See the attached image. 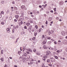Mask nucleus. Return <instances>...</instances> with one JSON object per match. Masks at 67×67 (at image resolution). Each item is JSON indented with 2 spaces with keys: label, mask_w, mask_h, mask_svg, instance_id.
Wrapping results in <instances>:
<instances>
[{
  "label": "nucleus",
  "mask_w": 67,
  "mask_h": 67,
  "mask_svg": "<svg viewBox=\"0 0 67 67\" xmlns=\"http://www.w3.org/2000/svg\"><path fill=\"white\" fill-rule=\"evenodd\" d=\"M24 29H27V27H26V26H25L24 27Z\"/></svg>",
  "instance_id": "obj_36"
},
{
  "label": "nucleus",
  "mask_w": 67,
  "mask_h": 67,
  "mask_svg": "<svg viewBox=\"0 0 67 67\" xmlns=\"http://www.w3.org/2000/svg\"><path fill=\"white\" fill-rule=\"evenodd\" d=\"M21 9H23V8H25V6L23 5L21 7Z\"/></svg>",
  "instance_id": "obj_9"
},
{
  "label": "nucleus",
  "mask_w": 67,
  "mask_h": 67,
  "mask_svg": "<svg viewBox=\"0 0 67 67\" xmlns=\"http://www.w3.org/2000/svg\"><path fill=\"white\" fill-rule=\"evenodd\" d=\"M41 30H42V28H40V29H39V32H41Z\"/></svg>",
  "instance_id": "obj_32"
},
{
  "label": "nucleus",
  "mask_w": 67,
  "mask_h": 67,
  "mask_svg": "<svg viewBox=\"0 0 67 67\" xmlns=\"http://www.w3.org/2000/svg\"><path fill=\"white\" fill-rule=\"evenodd\" d=\"M14 31H15V30L14 29H13V30L12 32L13 33H14Z\"/></svg>",
  "instance_id": "obj_43"
},
{
  "label": "nucleus",
  "mask_w": 67,
  "mask_h": 67,
  "mask_svg": "<svg viewBox=\"0 0 67 67\" xmlns=\"http://www.w3.org/2000/svg\"><path fill=\"white\" fill-rule=\"evenodd\" d=\"M56 8H55L53 9V10H54V12H56Z\"/></svg>",
  "instance_id": "obj_24"
},
{
  "label": "nucleus",
  "mask_w": 67,
  "mask_h": 67,
  "mask_svg": "<svg viewBox=\"0 0 67 67\" xmlns=\"http://www.w3.org/2000/svg\"><path fill=\"white\" fill-rule=\"evenodd\" d=\"M43 44H46V42L43 41Z\"/></svg>",
  "instance_id": "obj_33"
},
{
  "label": "nucleus",
  "mask_w": 67,
  "mask_h": 67,
  "mask_svg": "<svg viewBox=\"0 0 67 67\" xmlns=\"http://www.w3.org/2000/svg\"><path fill=\"white\" fill-rule=\"evenodd\" d=\"M30 23H27L26 24V25H27V26H29V25H30Z\"/></svg>",
  "instance_id": "obj_10"
},
{
  "label": "nucleus",
  "mask_w": 67,
  "mask_h": 67,
  "mask_svg": "<svg viewBox=\"0 0 67 67\" xmlns=\"http://www.w3.org/2000/svg\"><path fill=\"white\" fill-rule=\"evenodd\" d=\"M9 10H7V13H9Z\"/></svg>",
  "instance_id": "obj_57"
},
{
  "label": "nucleus",
  "mask_w": 67,
  "mask_h": 67,
  "mask_svg": "<svg viewBox=\"0 0 67 67\" xmlns=\"http://www.w3.org/2000/svg\"><path fill=\"white\" fill-rule=\"evenodd\" d=\"M29 27H32V26L31 25L29 26Z\"/></svg>",
  "instance_id": "obj_52"
},
{
  "label": "nucleus",
  "mask_w": 67,
  "mask_h": 67,
  "mask_svg": "<svg viewBox=\"0 0 67 67\" xmlns=\"http://www.w3.org/2000/svg\"><path fill=\"white\" fill-rule=\"evenodd\" d=\"M50 12H51V13H53V10H51L50 11Z\"/></svg>",
  "instance_id": "obj_50"
},
{
  "label": "nucleus",
  "mask_w": 67,
  "mask_h": 67,
  "mask_svg": "<svg viewBox=\"0 0 67 67\" xmlns=\"http://www.w3.org/2000/svg\"><path fill=\"white\" fill-rule=\"evenodd\" d=\"M30 52H32V50H31V49H30V51H29Z\"/></svg>",
  "instance_id": "obj_56"
},
{
  "label": "nucleus",
  "mask_w": 67,
  "mask_h": 67,
  "mask_svg": "<svg viewBox=\"0 0 67 67\" xmlns=\"http://www.w3.org/2000/svg\"><path fill=\"white\" fill-rule=\"evenodd\" d=\"M25 48H23V51L24 52V50H25Z\"/></svg>",
  "instance_id": "obj_49"
},
{
  "label": "nucleus",
  "mask_w": 67,
  "mask_h": 67,
  "mask_svg": "<svg viewBox=\"0 0 67 67\" xmlns=\"http://www.w3.org/2000/svg\"><path fill=\"white\" fill-rule=\"evenodd\" d=\"M35 11H36V10H33V12H34V13H35Z\"/></svg>",
  "instance_id": "obj_61"
},
{
  "label": "nucleus",
  "mask_w": 67,
  "mask_h": 67,
  "mask_svg": "<svg viewBox=\"0 0 67 67\" xmlns=\"http://www.w3.org/2000/svg\"><path fill=\"white\" fill-rule=\"evenodd\" d=\"M30 23H33V21L30 20Z\"/></svg>",
  "instance_id": "obj_28"
},
{
  "label": "nucleus",
  "mask_w": 67,
  "mask_h": 67,
  "mask_svg": "<svg viewBox=\"0 0 67 67\" xmlns=\"http://www.w3.org/2000/svg\"><path fill=\"white\" fill-rule=\"evenodd\" d=\"M4 2V0H3L2 1V4H3Z\"/></svg>",
  "instance_id": "obj_26"
},
{
  "label": "nucleus",
  "mask_w": 67,
  "mask_h": 67,
  "mask_svg": "<svg viewBox=\"0 0 67 67\" xmlns=\"http://www.w3.org/2000/svg\"><path fill=\"white\" fill-rule=\"evenodd\" d=\"M1 24H2L3 25L4 24V23L3 22H2L1 23Z\"/></svg>",
  "instance_id": "obj_55"
},
{
  "label": "nucleus",
  "mask_w": 67,
  "mask_h": 67,
  "mask_svg": "<svg viewBox=\"0 0 67 67\" xmlns=\"http://www.w3.org/2000/svg\"><path fill=\"white\" fill-rule=\"evenodd\" d=\"M19 37H18V38H17L16 39V42L15 41V43H17V42H18V40H19Z\"/></svg>",
  "instance_id": "obj_12"
},
{
  "label": "nucleus",
  "mask_w": 67,
  "mask_h": 67,
  "mask_svg": "<svg viewBox=\"0 0 67 67\" xmlns=\"http://www.w3.org/2000/svg\"><path fill=\"white\" fill-rule=\"evenodd\" d=\"M46 3V1H44L43 3L44 4H45Z\"/></svg>",
  "instance_id": "obj_59"
},
{
  "label": "nucleus",
  "mask_w": 67,
  "mask_h": 67,
  "mask_svg": "<svg viewBox=\"0 0 67 67\" xmlns=\"http://www.w3.org/2000/svg\"><path fill=\"white\" fill-rule=\"evenodd\" d=\"M19 27V26L18 25H17L16 26V27H14V28L15 29H18V28Z\"/></svg>",
  "instance_id": "obj_16"
},
{
  "label": "nucleus",
  "mask_w": 67,
  "mask_h": 67,
  "mask_svg": "<svg viewBox=\"0 0 67 67\" xmlns=\"http://www.w3.org/2000/svg\"><path fill=\"white\" fill-rule=\"evenodd\" d=\"M65 32L64 31H62L61 32V33L62 34V35H63V36H64L65 35Z\"/></svg>",
  "instance_id": "obj_2"
},
{
  "label": "nucleus",
  "mask_w": 67,
  "mask_h": 67,
  "mask_svg": "<svg viewBox=\"0 0 67 67\" xmlns=\"http://www.w3.org/2000/svg\"><path fill=\"white\" fill-rule=\"evenodd\" d=\"M31 49H30V48H28V49H27V51H30V50H31Z\"/></svg>",
  "instance_id": "obj_40"
},
{
  "label": "nucleus",
  "mask_w": 67,
  "mask_h": 67,
  "mask_svg": "<svg viewBox=\"0 0 67 67\" xmlns=\"http://www.w3.org/2000/svg\"><path fill=\"white\" fill-rule=\"evenodd\" d=\"M30 60H31V62H33V61H34V60H33V59L30 58Z\"/></svg>",
  "instance_id": "obj_14"
},
{
  "label": "nucleus",
  "mask_w": 67,
  "mask_h": 67,
  "mask_svg": "<svg viewBox=\"0 0 67 67\" xmlns=\"http://www.w3.org/2000/svg\"><path fill=\"white\" fill-rule=\"evenodd\" d=\"M1 54H3V50H2L1 51Z\"/></svg>",
  "instance_id": "obj_38"
},
{
  "label": "nucleus",
  "mask_w": 67,
  "mask_h": 67,
  "mask_svg": "<svg viewBox=\"0 0 67 67\" xmlns=\"http://www.w3.org/2000/svg\"><path fill=\"white\" fill-rule=\"evenodd\" d=\"M64 3V2L61 1V2H59L60 4L62 5H63V3Z\"/></svg>",
  "instance_id": "obj_6"
},
{
  "label": "nucleus",
  "mask_w": 67,
  "mask_h": 67,
  "mask_svg": "<svg viewBox=\"0 0 67 67\" xmlns=\"http://www.w3.org/2000/svg\"><path fill=\"white\" fill-rule=\"evenodd\" d=\"M22 52H21V51H19L18 53L19 54V55H20L21 54Z\"/></svg>",
  "instance_id": "obj_15"
},
{
  "label": "nucleus",
  "mask_w": 67,
  "mask_h": 67,
  "mask_svg": "<svg viewBox=\"0 0 67 67\" xmlns=\"http://www.w3.org/2000/svg\"><path fill=\"white\" fill-rule=\"evenodd\" d=\"M54 43L55 44H57V42H56V41H55L54 42Z\"/></svg>",
  "instance_id": "obj_45"
},
{
  "label": "nucleus",
  "mask_w": 67,
  "mask_h": 67,
  "mask_svg": "<svg viewBox=\"0 0 67 67\" xmlns=\"http://www.w3.org/2000/svg\"><path fill=\"white\" fill-rule=\"evenodd\" d=\"M43 48L44 49H47V48L45 46H44L43 47Z\"/></svg>",
  "instance_id": "obj_17"
},
{
  "label": "nucleus",
  "mask_w": 67,
  "mask_h": 67,
  "mask_svg": "<svg viewBox=\"0 0 67 67\" xmlns=\"http://www.w3.org/2000/svg\"><path fill=\"white\" fill-rule=\"evenodd\" d=\"M4 67H7V64H5L4 65Z\"/></svg>",
  "instance_id": "obj_44"
},
{
  "label": "nucleus",
  "mask_w": 67,
  "mask_h": 67,
  "mask_svg": "<svg viewBox=\"0 0 67 67\" xmlns=\"http://www.w3.org/2000/svg\"><path fill=\"white\" fill-rule=\"evenodd\" d=\"M24 55L25 56H26V53H24Z\"/></svg>",
  "instance_id": "obj_41"
},
{
  "label": "nucleus",
  "mask_w": 67,
  "mask_h": 67,
  "mask_svg": "<svg viewBox=\"0 0 67 67\" xmlns=\"http://www.w3.org/2000/svg\"><path fill=\"white\" fill-rule=\"evenodd\" d=\"M45 36V35H43L42 36V38H44Z\"/></svg>",
  "instance_id": "obj_42"
},
{
  "label": "nucleus",
  "mask_w": 67,
  "mask_h": 67,
  "mask_svg": "<svg viewBox=\"0 0 67 67\" xmlns=\"http://www.w3.org/2000/svg\"><path fill=\"white\" fill-rule=\"evenodd\" d=\"M47 63H49V60H47Z\"/></svg>",
  "instance_id": "obj_39"
},
{
  "label": "nucleus",
  "mask_w": 67,
  "mask_h": 67,
  "mask_svg": "<svg viewBox=\"0 0 67 67\" xmlns=\"http://www.w3.org/2000/svg\"><path fill=\"white\" fill-rule=\"evenodd\" d=\"M34 35L35 36H36L37 34V32H34Z\"/></svg>",
  "instance_id": "obj_4"
},
{
  "label": "nucleus",
  "mask_w": 67,
  "mask_h": 67,
  "mask_svg": "<svg viewBox=\"0 0 67 67\" xmlns=\"http://www.w3.org/2000/svg\"><path fill=\"white\" fill-rule=\"evenodd\" d=\"M10 59H12V57H10L9 58Z\"/></svg>",
  "instance_id": "obj_62"
},
{
  "label": "nucleus",
  "mask_w": 67,
  "mask_h": 67,
  "mask_svg": "<svg viewBox=\"0 0 67 67\" xmlns=\"http://www.w3.org/2000/svg\"><path fill=\"white\" fill-rule=\"evenodd\" d=\"M22 19L20 18L18 20V21L19 22H20V21H22Z\"/></svg>",
  "instance_id": "obj_19"
},
{
  "label": "nucleus",
  "mask_w": 67,
  "mask_h": 67,
  "mask_svg": "<svg viewBox=\"0 0 67 67\" xmlns=\"http://www.w3.org/2000/svg\"><path fill=\"white\" fill-rule=\"evenodd\" d=\"M35 38H36V37H33V38H32V40H31V39H30V40L31 41H32V40H35Z\"/></svg>",
  "instance_id": "obj_11"
},
{
  "label": "nucleus",
  "mask_w": 67,
  "mask_h": 67,
  "mask_svg": "<svg viewBox=\"0 0 67 67\" xmlns=\"http://www.w3.org/2000/svg\"><path fill=\"white\" fill-rule=\"evenodd\" d=\"M14 8L15 10H18V8L16 7H14Z\"/></svg>",
  "instance_id": "obj_13"
},
{
  "label": "nucleus",
  "mask_w": 67,
  "mask_h": 67,
  "mask_svg": "<svg viewBox=\"0 0 67 67\" xmlns=\"http://www.w3.org/2000/svg\"><path fill=\"white\" fill-rule=\"evenodd\" d=\"M47 4H46L44 6V7H43V8H45L47 6Z\"/></svg>",
  "instance_id": "obj_27"
},
{
  "label": "nucleus",
  "mask_w": 67,
  "mask_h": 67,
  "mask_svg": "<svg viewBox=\"0 0 67 67\" xmlns=\"http://www.w3.org/2000/svg\"><path fill=\"white\" fill-rule=\"evenodd\" d=\"M31 28L29 27L28 28V31H29L30 33H31Z\"/></svg>",
  "instance_id": "obj_3"
},
{
  "label": "nucleus",
  "mask_w": 67,
  "mask_h": 67,
  "mask_svg": "<svg viewBox=\"0 0 67 67\" xmlns=\"http://www.w3.org/2000/svg\"><path fill=\"white\" fill-rule=\"evenodd\" d=\"M35 27L36 29H37V28H38V26H37V25H36L35 26Z\"/></svg>",
  "instance_id": "obj_23"
},
{
  "label": "nucleus",
  "mask_w": 67,
  "mask_h": 67,
  "mask_svg": "<svg viewBox=\"0 0 67 67\" xmlns=\"http://www.w3.org/2000/svg\"><path fill=\"white\" fill-rule=\"evenodd\" d=\"M19 16L17 15H16L15 16V17L16 19H18L19 18Z\"/></svg>",
  "instance_id": "obj_8"
},
{
  "label": "nucleus",
  "mask_w": 67,
  "mask_h": 67,
  "mask_svg": "<svg viewBox=\"0 0 67 67\" xmlns=\"http://www.w3.org/2000/svg\"><path fill=\"white\" fill-rule=\"evenodd\" d=\"M15 3L14 2H12V4H14Z\"/></svg>",
  "instance_id": "obj_60"
},
{
  "label": "nucleus",
  "mask_w": 67,
  "mask_h": 67,
  "mask_svg": "<svg viewBox=\"0 0 67 67\" xmlns=\"http://www.w3.org/2000/svg\"><path fill=\"white\" fill-rule=\"evenodd\" d=\"M56 19L57 20H59V18L58 17H57L56 18Z\"/></svg>",
  "instance_id": "obj_47"
},
{
  "label": "nucleus",
  "mask_w": 67,
  "mask_h": 67,
  "mask_svg": "<svg viewBox=\"0 0 67 67\" xmlns=\"http://www.w3.org/2000/svg\"><path fill=\"white\" fill-rule=\"evenodd\" d=\"M51 42H52L51 41H48L47 42V44H49L51 43Z\"/></svg>",
  "instance_id": "obj_18"
},
{
  "label": "nucleus",
  "mask_w": 67,
  "mask_h": 67,
  "mask_svg": "<svg viewBox=\"0 0 67 67\" xmlns=\"http://www.w3.org/2000/svg\"><path fill=\"white\" fill-rule=\"evenodd\" d=\"M21 34H25V32H21Z\"/></svg>",
  "instance_id": "obj_29"
},
{
  "label": "nucleus",
  "mask_w": 67,
  "mask_h": 67,
  "mask_svg": "<svg viewBox=\"0 0 67 67\" xmlns=\"http://www.w3.org/2000/svg\"><path fill=\"white\" fill-rule=\"evenodd\" d=\"M22 1L23 2H25L26 1V0H22Z\"/></svg>",
  "instance_id": "obj_20"
},
{
  "label": "nucleus",
  "mask_w": 67,
  "mask_h": 67,
  "mask_svg": "<svg viewBox=\"0 0 67 67\" xmlns=\"http://www.w3.org/2000/svg\"><path fill=\"white\" fill-rule=\"evenodd\" d=\"M26 53H27V54H29L30 53V52L29 51H27Z\"/></svg>",
  "instance_id": "obj_46"
},
{
  "label": "nucleus",
  "mask_w": 67,
  "mask_h": 67,
  "mask_svg": "<svg viewBox=\"0 0 67 67\" xmlns=\"http://www.w3.org/2000/svg\"><path fill=\"white\" fill-rule=\"evenodd\" d=\"M37 55H41V54H40L39 53H37Z\"/></svg>",
  "instance_id": "obj_51"
},
{
  "label": "nucleus",
  "mask_w": 67,
  "mask_h": 67,
  "mask_svg": "<svg viewBox=\"0 0 67 67\" xmlns=\"http://www.w3.org/2000/svg\"><path fill=\"white\" fill-rule=\"evenodd\" d=\"M32 32H34L35 31V29H32Z\"/></svg>",
  "instance_id": "obj_30"
},
{
  "label": "nucleus",
  "mask_w": 67,
  "mask_h": 67,
  "mask_svg": "<svg viewBox=\"0 0 67 67\" xmlns=\"http://www.w3.org/2000/svg\"><path fill=\"white\" fill-rule=\"evenodd\" d=\"M45 24H46L47 25L48 24V22H47V20L46 21Z\"/></svg>",
  "instance_id": "obj_35"
},
{
  "label": "nucleus",
  "mask_w": 67,
  "mask_h": 67,
  "mask_svg": "<svg viewBox=\"0 0 67 67\" xmlns=\"http://www.w3.org/2000/svg\"><path fill=\"white\" fill-rule=\"evenodd\" d=\"M49 54H51V52L49 51H48L46 52V55L48 56L49 55Z\"/></svg>",
  "instance_id": "obj_1"
},
{
  "label": "nucleus",
  "mask_w": 67,
  "mask_h": 67,
  "mask_svg": "<svg viewBox=\"0 0 67 67\" xmlns=\"http://www.w3.org/2000/svg\"><path fill=\"white\" fill-rule=\"evenodd\" d=\"M1 61H2V62H3V61L4 60V59L3 58H1Z\"/></svg>",
  "instance_id": "obj_21"
},
{
  "label": "nucleus",
  "mask_w": 67,
  "mask_h": 67,
  "mask_svg": "<svg viewBox=\"0 0 67 67\" xmlns=\"http://www.w3.org/2000/svg\"><path fill=\"white\" fill-rule=\"evenodd\" d=\"M33 51L34 52H36V49H34L33 50Z\"/></svg>",
  "instance_id": "obj_37"
},
{
  "label": "nucleus",
  "mask_w": 67,
  "mask_h": 67,
  "mask_svg": "<svg viewBox=\"0 0 67 67\" xmlns=\"http://www.w3.org/2000/svg\"><path fill=\"white\" fill-rule=\"evenodd\" d=\"M54 57L55 58H56V59H57L58 58V57H57V56H55Z\"/></svg>",
  "instance_id": "obj_34"
},
{
  "label": "nucleus",
  "mask_w": 67,
  "mask_h": 67,
  "mask_svg": "<svg viewBox=\"0 0 67 67\" xmlns=\"http://www.w3.org/2000/svg\"><path fill=\"white\" fill-rule=\"evenodd\" d=\"M53 54L55 56V55H56V53H55V52H53Z\"/></svg>",
  "instance_id": "obj_31"
},
{
  "label": "nucleus",
  "mask_w": 67,
  "mask_h": 67,
  "mask_svg": "<svg viewBox=\"0 0 67 67\" xmlns=\"http://www.w3.org/2000/svg\"><path fill=\"white\" fill-rule=\"evenodd\" d=\"M46 13L47 14L48 13H49V12H46Z\"/></svg>",
  "instance_id": "obj_54"
},
{
  "label": "nucleus",
  "mask_w": 67,
  "mask_h": 67,
  "mask_svg": "<svg viewBox=\"0 0 67 67\" xmlns=\"http://www.w3.org/2000/svg\"><path fill=\"white\" fill-rule=\"evenodd\" d=\"M30 64H31H31H33V63L32 62H30Z\"/></svg>",
  "instance_id": "obj_58"
},
{
  "label": "nucleus",
  "mask_w": 67,
  "mask_h": 67,
  "mask_svg": "<svg viewBox=\"0 0 67 67\" xmlns=\"http://www.w3.org/2000/svg\"><path fill=\"white\" fill-rule=\"evenodd\" d=\"M47 58V56L46 55L45 56H44L43 57V58L45 59L46 58Z\"/></svg>",
  "instance_id": "obj_22"
},
{
  "label": "nucleus",
  "mask_w": 67,
  "mask_h": 67,
  "mask_svg": "<svg viewBox=\"0 0 67 67\" xmlns=\"http://www.w3.org/2000/svg\"><path fill=\"white\" fill-rule=\"evenodd\" d=\"M14 67H18V66H17V65H14Z\"/></svg>",
  "instance_id": "obj_64"
},
{
  "label": "nucleus",
  "mask_w": 67,
  "mask_h": 67,
  "mask_svg": "<svg viewBox=\"0 0 67 67\" xmlns=\"http://www.w3.org/2000/svg\"><path fill=\"white\" fill-rule=\"evenodd\" d=\"M47 39H48V40H50V39H51V37H48V38H47Z\"/></svg>",
  "instance_id": "obj_48"
},
{
  "label": "nucleus",
  "mask_w": 67,
  "mask_h": 67,
  "mask_svg": "<svg viewBox=\"0 0 67 67\" xmlns=\"http://www.w3.org/2000/svg\"><path fill=\"white\" fill-rule=\"evenodd\" d=\"M62 52V50H58L57 51V53H59V52Z\"/></svg>",
  "instance_id": "obj_5"
},
{
  "label": "nucleus",
  "mask_w": 67,
  "mask_h": 67,
  "mask_svg": "<svg viewBox=\"0 0 67 67\" xmlns=\"http://www.w3.org/2000/svg\"><path fill=\"white\" fill-rule=\"evenodd\" d=\"M49 65L50 66H52V64H49Z\"/></svg>",
  "instance_id": "obj_63"
},
{
  "label": "nucleus",
  "mask_w": 67,
  "mask_h": 67,
  "mask_svg": "<svg viewBox=\"0 0 67 67\" xmlns=\"http://www.w3.org/2000/svg\"><path fill=\"white\" fill-rule=\"evenodd\" d=\"M7 31H10V29L9 28H7L6 29Z\"/></svg>",
  "instance_id": "obj_25"
},
{
  "label": "nucleus",
  "mask_w": 67,
  "mask_h": 67,
  "mask_svg": "<svg viewBox=\"0 0 67 67\" xmlns=\"http://www.w3.org/2000/svg\"><path fill=\"white\" fill-rule=\"evenodd\" d=\"M14 21H15V22H17V20L15 19H14Z\"/></svg>",
  "instance_id": "obj_53"
},
{
  "label": "nucleus",
  "mask_w": 67,
  "mask_h": 67,
  "mask_svg": "<svg viewBox=\"0 0 67 67\" xmlns=\"http://www.w3.org/2000/svg\"><path fill=\"white\" fill-rule=\"evenodd\" d=\"M23 24V22H22V21H21V22L19 23V26H20V25H21V24Z\"/></svg>",
  "instance_id": "obj_7"
}]
</instances>
